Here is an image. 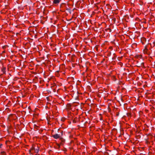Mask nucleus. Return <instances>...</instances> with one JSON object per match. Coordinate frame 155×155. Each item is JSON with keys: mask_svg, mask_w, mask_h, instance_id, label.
Returning a JSON list of instances; mask_svg holds the SVG:
<instances>
[{"mask_svg": "<svg viewBox=\"0 0 155 155\" xmlns=\"http://www.w3.org/2000/svg\"><path fill=\"white\" fill-rule=\"evenodd\" d=\"M69 136V137H71V135H70Z\"/></svg>", "mask_w": 155, "mask_h": 155, "instance_id": "nucleus-16", "label": "nucleus"}, {"mask_svg": "<svg viewBox=\"0 0 155 155\" xmlns=\"http://www.w3.org/2000/svg\"><path fill=\"white\" fill-rule=\"evenodd\" d=\"M31 150H29V152H31Z\"/></svg>", "mask_w": 155, "mask_h": 155, "instance_id": "nucleus-19", "label": "nucleus"}, {"mask_svg": "<svg viewBox=\"0 0 155 155\" xmlns=\"http://www.w3.org/2000/svg\"><path fill=\"white\" fill-rule=\"evenodd\" d=\"M52 137H53L55 139H58L60 137V135L59 134H55L54 135H52Z\"/></svg>", "mask_w": 155, "mask_h": 155, "instance_id": "nucleus-1", "label": "nucleus"}, {"mask_svg": "<svg viewBox=\"0 0 155 155\" xmlns=\"http://www.w3.org/2000/svg\"><path fill=\"white\" fill-rule=\"evenodd\" d=\"M68 56H69L70 55V54H68Z\"/></svg>", "mask_w": 155, "mask_h": 155, "instance_id": "nucleus-23", "label": "nucleus"}, {"mask_svg": "<svg viewBox=\"0 0 155 155\" xmlns=\"http://www.w3.org/2000/svg\"><path fill=\"white\" fill-rule=\"evenodd\" d=\"M73 10H70L69 8H68V12L70 13V14H71L72 12H73Z\"/></svg>", "mask_w": 155, "mask_h": 155, "instance_id": "nucleus-5", "label": "nucleus"}, {"mask_svg": "<svg viewBox=\"0 0 155 155\" xmlns=\"http://www.w3.org/2000/svg\"><path fill=\"white\" fill-rule=\"evenodd\" d=\"M112 60H114V59L113 58H112Z\"/></svg>", "mask_w": 155, "mask_h": 155, "instance_id": "nucleus-24", "label": "nucleus"}, {"mask_svg": "<svg viewBox=\"0 0 155 155\" xmlns=\"http://www.w3.org/2000/svg\"><path fill=\"white\" fill-rule=\"evenodd\" d=\"M69 3H68V5H69Z\"/></svg>", "mask_w": 155, "mask_h": 155, "instance_id": "nucleus-21", "label": "nucleus"}, {"mask_svg": "<svg viewBox=\"0 0 155 155\" xmlns=\"http://www.w3.org/2000/svg\"><path fill=\"white\" fill-rule=\"evenodd\" d=\"M64 87V90H66L67 88L65 87Z\"/></svg>", "mask_w": 155, "mask_h": 155, "instance_id": "nucleus-15", "label": "nucleus"}, {"mask_svg": "<svg viewBox=\"0 0 155 155\" xmlns=\"http://www.w3.org/2000/svg\"><path fill=\"white\" fill-rule=\"evenodd\" d=\"M2 146V144H0V148H1Z\"/></svg>", "mask_w": 155, "mask_h": 155, "instance_id": "nucleus-12", "label": "nucleus"}, {"mask_svg": "<svg viewBox=\"0 0 155 155\" xmlns=\"http://www.w3.org/2000/svg\"><path fill=\"white\" fill-rule=\"evenodd\" d=\"M60 2V0H54L53 2L54 3L56 4H58Z\"/></svg>", "mask_w": 155, "mask_h": 155, "instance_id": "nucleus-2", "label": "nucleus"}, {"mask_svg": "<svg viewBox=\"0 0 155 155\" xmlns=\"http://www.w3.org/2000/svg\"><path fill=\"white\" fill-rule=\"evenodd\" d=\"M5 68H4L2 69V71H3V73H5Z\"/></svg>", "mask_w": 155, "mask_h": 155, "instance_id": "nucleus-6", "label": "nucleus"}, {"mask_svg": "<svg viewBox=\"0 0 155 155\" xmlns=\"http://www.w3.org/2000/svg\"><path fill=\"white\" fill-rule=\"evenodd\" d=\"M68 110L69 109V107L71 106V104L70 103H68Z\"/></svg>", "mask_w": 155, "mask_h": 155, "instance_id": "nucleus-9", "label": "nucleus"}, {"mask_svg": "<svg viewBox=\"0 0 155 155\" xmlns=\"http://www.w3.org/2000/svg\"><path fill=\"white\" fill-rule=\"evenodd\" d=\"M70 77H68V79H70Z\"/></svg>", "mask_w": 155, "mask_h": 155, "instance_id": "nucleus-17", "label": "nucleus"}, {"mask_svg": "<svg viewBox=\"0 0 155 155\" xmlns=\"http://www.w3.org/2000/svg\"><path fill=\"white\" fill-rule=\"evenodd\" d=\"M65 119L64 117H62L61 119V120L64 121L65 120Z\"/></svg>", "mask_w": 155, "mask_h": 155, "instance_id": "nucleus-7", "label": "nucleus"}, {"mask_svg": "<svg viewBox=\"0 0 155 155\" xmlns=\"http://www.w3.org/2000/svg\"><path fill=\"white\" fill-rule=\"evenodd\" d=\"M71 148L70 147H68V148Z\"/></svg>", "mask_w": 155, "mask_h": 155, "instance_id": "nucleus-22", "label": "nucleus"}, {"mask_svg": "<svg viewBox=\"0 0 155 155\" xmlns=\"http://www.w3.org/2000/svg\"><path fill=\"white\" fill-rule=\"evenodd\" d=\"M2 154H5V152H2Z\"/></svg>", "mask_w": 155, "mask_h": 155, "instance_id": "nucleus-14", "label": "nucleus"}, {"mask_svg": "<svg viewBox=\"0 0 155 155\" xmlns=\"http://www.w3.org/2000/svg\"><path fill=\"white\" fill-rule=\"evenodd\" d=\"M72 17L70 19H68V25L71 23H72L73 22V21H71V20H72Z\"/></svg>", "mask_w": 155, "mask_h": 155, "instance_id": "nucleus-3", "label": "nucleus"}, {"mask_svg": "<svg viewBox=\"0 0 155 155\" xmlns=\"http://www.w3.org/2000/svg\"><path fill=\"white\" fill-rule=\"evenodd\" d=\"M38 149H36L35 150V152L36 153H38V152H39V149H38Z\"/></svg>", "mask_w": 155, "mask_h": 155, "instance_id": "nucleus-4", "label": "nucleus"}, {"mask_svg": "<svg viewBox=\"0 0 155 155\" xmlns=\"http://www.w3.org/2000/svg\"><path fill=\"white\" fill-rule=\"evenodd\" d=\"M117 116H118V115H119V114H117Z\"/></svg>", "mask_w": 155, "mask_h": 155, "instance_id": "nucleus-18", "label": "nucleus"}, {"mask_svg": "<svg viewBox=\"0 0 155 155\" xmlns=\"http://www.w3.org/2000/svg\"><path fill=\"white\" fill-rule=\"evenodd\" d=\"M70 88H72V86L71 85H70Z\"/></svg>", "mask_w": 155, "mask_h": 155, "instance_id": "nucleus-13", "label": "nucleus"}, {"mask_svg": "<svg viewBox=\"0 0 155 155\" xmlns=\"http://www.w3.org/2000/svg\"><path fill=\"white\" fill-rule=\"evenodd\" d=\"M110 29V31H111V29Z\"/></svg>", "mask_w": 155, "mask_h": 155, "instance_id": "nucleus-20", "label": "nucleus"}, {"mask_svg": "<svg viewBox=\"0 0 155 155\" xmlns=\"http://www.w3.org/2000/svg\"><path fill=\"white\" fill-rule=\"evenodd\" d=\"M127 115H128V116H130V113H129L127 114Z\"/></svg>", "mask_w": 155, "mask_h": 155, "instance_id": "nucleus-11", "label": "nucleus"}, {"mask_svg": "<svg viewBox=\"0 0 155 155\" xmlns=\"http://www.w3.org/2000/svg\"><path fill=\"white\" fill-rule=\"evenodd\" d=\"M31 149L32 150H35V148L34 147H32L31 148Z\"/></svg>", "mask_w": 155, "mask_h": 155, "instance_id": "nucleus-10", "label": "nucleus"}, {"mask_svg": "<svg viewBox=\"0 0 155 155\" xmlns=\"http://www.w3.org/2000/svg\"><path fill=\"white\" fill-rule=\"evenodd\" d=\"M71 118V117H70L69 116H68V120H69V119H70V118ZM68 124L69 123V124H71V122H70L68 121Z\"/></svg>", "mask_w": 155, "mask_h": 155, "instance_id": "nucleus-8", "label": "nucleus"}]
</instances>
